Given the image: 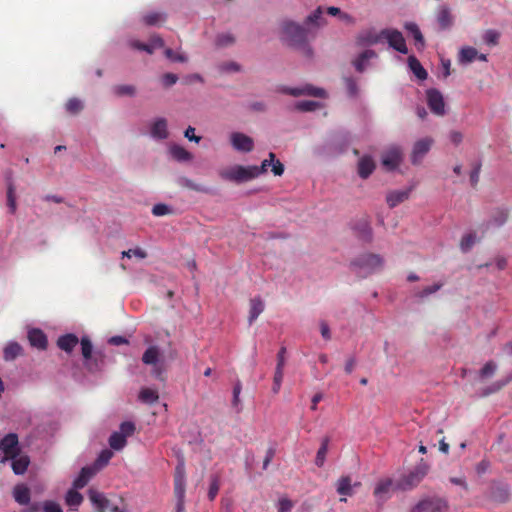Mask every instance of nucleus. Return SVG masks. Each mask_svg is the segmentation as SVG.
<instances>
[{
	"instance_id": "obj_64",
	"label": "nucleus",
	"mask_w": 512,
	"mask_h": 512,
	"mask_svg": "<svg viewBox=\"0 0 512 512\" xmlns=\"http://www.w3.org/2000/svg\"><path fill=\"white\" fill-rule=\"evenodd\" d=\"M177 80H178L177 75L173 74V73H165L162 76V83L166 87H170V86L174 85L177 82Z\"/></svg>"
},
{
	"instance_id": "obj_34",
	"label": "nucleus",
	"mask_w": 512,
	"mask_h": 512,
	"mask_svg": "<svg viewBox=\"0 0 512 512\" xmlns=\"http://www.w3.org/2000/svg\"><path fill=\"white\" fill-rule=\"evenodd\" d=\"M160 351L157 346H150L142 356V361L146 365H156L158 363Z\"/></svg>"
},
{
	"instance_id": "obj_54",
	"label": "nucleus",
	"mask_w": 512,
	"mask_h": 512,
	"mask_svg": "<svg viewBox=\"0 0 512 512\" xmlns=\"http://www.w3.org/2000/svg\"><path fill=\"white\" fill-rule=\"evenodd\" d=\"M497 369V365L493 361H488L480 370V376L482 378H488L494 375Z\"/></svg>"
},
{
	"instance_id": "obj_11",
	"label": "nucleus",
	"mask_w": 512,
	"mask_h": 512,
	"mask_svg": "<svg viewBox=\"0 0 512 512\" xmlns=\"http://www.w3.org/2000/svg\"><path fill=\"white\" fill-rule=\"evenodd\" d=\"M81 352L82 356L86 362V366L90 371H95L99 369V365L97 362V357L92 356L93 345L90 339L86 336L81 338Z\"/></svg>"
},
{
	"instance_id": "obj_10",
	"label": "nucleus",
	"mask_w": 512,
	"mask_h": 512,
	"mask_svg": "<svg viewBox=\"0 0 512 512\" xmlns=\"http://www.w3.org/2000/svg\"><path fill=\"white\" fill-rule=\"evenodd\" d=\"M282 92L285 94H289L292 96H301V95H308L313 97H319V98H325L326 92L322 88H316L310 84H306L305 86L301 88H288L285 87L282 89Z\"/></svg>"
},
{
	"instance_id": "obj_32",
	"label": "nucleus",
	"mask_w": 512,
	"mask_h": 512,
	"mask_svg": "<svg viewBox=\"0 0 512 512\" xmlns=\"http://www.w3.org/2000/svg\"><path fill=\"white\" fill-rule=\"evenodd\" d=\"M12 460V470L13 472L16 474V475H22L26 472L29 464H30V459L28 456H20V457H15L14 459H11Z\"/></svg>"
},
{
	"instance_id": "obj_43",
	"label": "nucleus",
	"mask_w": 512,
	"mask_h": 512,
	"mask_svg": "<svg viewBox=\"0 0 512 512\" xmlns=\"http://www.w3.org/2000/svg\"><path fill=\"white\" fill-rule=\"evenodd\" d=\"M476 242V234L473 232H469L462 237L460 241V249L462 250V252H467L475 245Z\"/></svg>"
},
{
	"instance_id": "obj_39",
	"label": "nucleus",
	"mask_w": 512,
	"mask_h": 512,
	"mask_svg": "<svg viewBox=\"0 0 512 512\" xmlns=\"http://www.w3.org/2000/svg\"><path fill=\"white\" fill-rule=\"evenodd\" d=\"M7 206L10 214H15L17 211V202L15 195V186L13 182H8L7 184Z\"/></svg>"
},
{
	"instance_id": "obj_47",
	"label": "nucleus",
	"mask_w": 512,
	"mask_h": 512,
	"mask_svg": "<svg viewBox=\"0 0 512 512\" xmlns=\"http://www.w3.org/2000/svg\"><path fill=\"white\" fill-rule=\"evenodd\" d=\"M320 107H321V104L319 102L311 101V100L299 101L295 104V108L301 112L314 111Z\"/></svg>"
},
{
	"instance_id": "obj_51",
	"label": "nucleus",
	"mask_w": 512,
	"mask_h": 512,
	"mask_svg": "<svg viewBox=\"0 0 512 512\" xmlns=\"http://www.w3.org/2000/svg\"><path fill=\"white\" fill-rule=\"evenodd\" d=\"M83 109L81 100L77 98H71L66 103V110L70 114H77Z\"/></svg>"
},
{
	"instance_id": "obj_16",
	"label": "nucleus",
	"mask_w": 512,
	"mask_h": 512,
	"mask_svg": "<svg viewBox=\"0 0 512 512\" xmlns=\"http://www.w3.org/2000/svg\"><path fill=\"white\" fill-rule=\"evenodd\" d=\"M432 140L429 138L421 139L414 144L411 160L413 164H419L423 157L430 150Z\"/></svg>"
},
{
	"instance_id": "obj_3",
	"label": "nucleus",
	"mask_w": 512,
	"mask_h": 512,
	"mask_svg": "<svg viewBox=\"0 0 512 512\" xmlns=\"http://www.w3.org/2000/svg\"><path fill=\"white\" fill-rule=\"evenodd\" d=\"M351 266L359 275L365 277L383 266V259L378 254L366 253L351 262Z\"/></svg>"
},
{
	"instance_id": "obj_4",
	"label": "nucleus",
	"mask_w": 512,
	"mask_h": 512,
	"mask_svg": "<svg viewBox=\"0 0 512 512\" xmlns=\"http://www.w3.org/2000/svg\"><path fill=\"white\" fill-rule=\"evenodd\" d=\"M219 175L224 180L242 183L256 178L257 170L256 166L236 165L232 168L221 170Z\"/></svg>"
},
{
	"instance_id": "obj_12",
	"label": "nucleus",
	"mask_w": 512,
	"mask_h": 512,
	"mask_svg": "<svg viewBox=\"0 0 512 512\" xmlns=\"http://www.w3.org/2000/svg\"><path fill=\"white\" fill-rule=\"evenodd\" d=\"M231 144L234 149L241 152H250L254 148L253 139L243 133L234 132L230 136Z\"/></svg>"
},
{
	"instance_id": "obj_50",
	"label": "nucleus",
	"mask_w": 512,
	"mask_h": 512,
	"mask_svg": "<svg viewBox=\"0 0 512 512\" xmlns=\"http://www.w3.org/2000/svg\"><path fill=\"white\" fill-rule=\"evenodd\" d=\"M113 91L117 96H134L136 89L133 85H117Z\"/></svg>"
},
{
	"instance_id": "obj_6",
	"label": "nucleus",
	"mask_w": 512,
	"mask_h": 512,
	"mask_svg": "<svg viewBox=\"0 0 512 512\" xmlns=\"http://www.w3.org/2000/svg\"><path fill=\"white\" fill-rule=\"evenodd\" d=\"M382 39H386L389 46L396 51L407 54L408 48L402 33L396 29H383L381 31Z\"/></svg>"
},
{
	"instance_id": "obj_58",
	"label": "nucleus",
	"mask_w": 512,
	"mask_h": 512,
	"mask_svg": "<svg viewBox=\"0 0 512 512\" xmlns=\"http://www.w3.org/2000/svg\"><path fill=\"white\" fill-rule=\"evenodd\" d=\"M284 372L280 369H275L274 379H273V392L278 393L281 387V383L283 380Z\"/></svg>"
},
{
	"instance_id": "obj_48",
	"label": "nucleus",
	"mask_w": 512,
	"mask_h": 512,
	"mask_svg": "<svg viewBox=\"0 0 512 512\" xmlns=\"http://www.w3.org/2000/svg\"><path fill=\"white\" fill-rule=\"evenodd\" d=\"M435 439H431V443L433 447H436V445H439V450L442 452L448 451V444L445 442V436L444 431L442 429L436 430Z\"/></svg>"
},
{
	"instance_id": "obj_9",
	"label": "nucleus",
	"mask_w": 512,
	"mask_h": 512,
	"mask_svg": "<svg viewBox=\"0 0 512 512\" xmlns=\"http://www.w3.org/2000/svg\"><path fill=\"white\" fill-rule=\"evenodd\" d=\"M130 47L133 49L145 51L148 54H153L155 49L164 47V40L159 35H152L149 39V43H142L138 40H132L129 42Z\"/></svg>"
},
{
	"instance_id": "obj_18",
	"label": "nucleus",
	"mask_w": 512,
	"mask_h": 512,
	"mask_svg": "<svg viewBox=\"0 0 512 512\" xmlns=\"http://www.w3.org/2000/svg\"><path fill=\"white\" fill-rule=\"evenodd\" d=\"M411 188H407L404 190H393L387 193L386 202L390 208H395L399 204L403 203L407 199H409Z\"/></svg>"
},
{
	"instance_id": "obj_57",
	"label": "nucleus",
	"mask_w": 512,
	"mask_h": 512,
	"mask_svg": "<svg viewBox=\"0 0 512 512\" xmlns=\"http://www.w3.org/2000/svg\"><path fill=\"white\" fill-rule=\"evenodd\" d=\"M437 22L441 29L448 27V8L443 7L440 9L437 15Z\"/></svg>"
},
{
	"instance_id": "obj_49",
	"label": "nucleus",
	"mask_w": 512,
	"mask_h": 512,
	"mask_svg": "<svg viewBox=\"0 0 512 512\" xmlns=\"http://www.w3.org/2000/svg\"><path fill=\"white\" fill-rule=\"evenodd\" d=\"M241 391H242V383L240 380H237V382L234 384V387H233V398H232V406L237 408V412L241 411V406H240Z\"/></svg>"
},
{
	"instance_id": "obj_62",
	"label": "nucleus",
	"mask_w": 512,
	"mask_h": 512,
	"mask_svg": "<svg viewBox=\"0 0 512 512\" xmlns=\"http://www.w3.org/2000/svg\"><path fill=\"white\" fill-rule=\"evenodd\" d=\"M152 213L155 216H164L170 213V208L166 204H156L152 208Z\"/></svg>"
},
{
	"instance_id": "obj_40",
	"label": "nucleus",
	"mask_w": 512,
	"mask_h": 512,
	"mask_svg": "<svg viewBox=\"0 0 512 512\" xmlns=\"http://www.w3.org/2000/svg\"><path fill=\"white\" fill-rule=\"evenodd\" d=\"M356 229L359 239L364 242H370L372 240V229L366 220L361 221Z\"/></svg>"
},
{
	"instance_id": "obj_22",
	"label": "nucleus",
	"mask_w": 512,
	"mask_h": 512,
	"mask_svg": "<svg viewBox=\"0 0 512 512\" xmlns=\"http://www.w3.org/2000/svg\"><path fill=\"white\" fill-rule=\"evenodd\" d=\"M28 340L31 346L45 350L47 348V337L40 329H31L28 332Z\"/></svg>"
},
{
	"instance_id": "obj_36",
	"label": "nucleus",
	"mask_w": 512,
	"mask_h": 512,
	"mask_svg": "<svg viewBox=\"0 0 512 512\" xmlns=\"http://www.w3.org/2000/svg\"><path fill=\"white\" fill-rule=\"evenodd\" d=\"M108 442H109L111 449L120 451L126 446L127 439L125 438L124 434H121L119 432H113L110 435Z\"/></svg>"
},
{
	"instance_id": "obj_41",
	"label": "nucleus",
	"mask_w": 512,
	"mask_h": 512,
	"mask_svg": "<svg viewBox=\"0 0 512 512\" xmlns=\"http://www.w3.org/2000/svg\"><path fill=\"white\" fill-rule=\"evenodd\" d=\"M478 56V51L473 47L462 48L458 60L461 64L471 63Z\"/></svg>"
},
{
	"instance_id": "obj_37",
	"label": "nucleus",
	"mask_w": 512,
	"mask_h": 512,
	"mask_svg": "<svg viewBox=\"0 0 512 512\" xmlns=\"http://www.w3.org/2000/svg\"><path fill=\"white\" fill-rule=\"evenodd\" d=\"M159 395L157 390L151 388H143L139 393V400L145 404H154L158 401Z\"/></svg>"
},
{
	"instance_id": "obj_35",
	"label": "nucleus",
	"mask_w": 512,
	"mask_h": 512,
	"mask_svg": "<svg viewBox=\"0 0 512 512\" xmlns=\"http://www.w3.org/2000/svg\"><path fill=\"white\" fill-rule=\"evenodd\" d=\"M170 153L172 157L179 162L190 161L192 159V154L180 145L171 146Z\"/></svg>"
},
{
	"instance_id": "obj_17",
	"label": "nucleus",
	"mask_w": 512,
	"mask_h": 512,
	"mask_svg": "<svg viewBox=\"0 0 512 512\" xmlns=\"http://www.w3.org/2000/svg\"><path fill=\"white\" fill-rule=\"evenodd\" d=\"M382 40L381 32L379 34L375 33L372 29L361 31L356 36V45L363 47L368 45H375Z\"/></svg>"
},
{
	"instance_id": "obj_61",
	"label": "nucleus",
	"mask_w": 512,
	"mask_h": 512,
	"mask_svg": "<svg viewBox=\"0 0 512 512\" xmlns=\"http://www.w3.org/2000/svg\"><path fill=\"white\" fill-rule=\"evenodd\" d=\"M164 55L173 62H185L186 61L185 56L175 53L171 48H166L164 50Z\"/></svg>"
},
{
	"instance_id": "obj_27",
	"label": "nucleus",
	"mask_w": 512,
	"mask_h": 512,
	"mask_svg": "<svg viewBox=\"0 0 512 512\" xmlns=\"http://www.w3.org/2000/svg\"><path fill=\"white\" fill-rule=\"evenodd\" d=\"M79 340L78 337L74 334H66L63 336H60L57 341L58 347L67 352L70 353L74 349V347L78 344Z\"/></svg>"
},
{
	"instance_id": "obj_19",
	"label": "nucleus",
	"mask_w": 512,
	"mask_h": 512,
	"mask_svg": "<svg viewBox=\"0 0 512 512\" xmlns=\"http://www.w3.org/2000/svg\"><path fill=\"white\" fill-rule=\"evenodd\" d=\"M97 472H98L97 469H95L93 466L83 467L81 469L79 475L73 481V487L75 489L84 488Z\"/></svg>"
},
{
	"instance_id": "obj_2",
	"label": "nucleus",
	"mask_w": 512,
	"mask_h": 512,
	"mask_svg": "<svg viewBox=\"0 0 512 512\" xmlns=\"http://www.w3.org/2000/svg\"><path fill=\"white\" fill-rule=\"evenodd\" d=\"M429 466L421 460L412 470L402 474L395 482V489L410 491L416 488L428 474Z\"/></svg>"
},
{
	"instance_id": "obj_45",
	"label": "nucleus",
	"mask_w": 512,
	"mask_h": 512,
	"mask_svg": "<svg viewBox=\"0 0 512 512\" xmlns=\"http://www.w3.org/2000/svg\"><path fill=\"white\" fill-rule=\"evenodd\" d=\"M65 500L67 505L71 507H78L83 501V496L74 488L67 492Z\"/></svg>"
},
{
	"instance_id": "obj_1",
	"label": "nucleus",
	"mask_w": 512,
	"mask_h": 512,
	"mask_svg": "<svg viewBox=\"0 0 512 512\" xmlns=\"http://www.w3.org/2000/svg\"><path fill=\"white\" fill-rule=\"evenodd\" d=\"M281 38L288 45L301 49L306 57L312 56L313 51L307 44L308 30L303 26L292 21H284L281 26Z\"/></svg>"
},
{
	"instance_id": "obj_59",
	"label": "nucleus",
	"mask_w": 512,
	"mask_h": 512,
	"mask_svg": "<svg viewBox=\"0 0 512 512\" xmlns=\"http://www.w3.org/2000/svg\"><path fill=\"white\" fill-rule=\"evenodd\" d=\"M43 512H63L61 505L55 501H45L43 503Z\"/></svg>"
},
{
	"instance_id": "obj_46",
	"label": "nucleus",
	"mask_w": 512,
	"mask_h": 512,
	"mask_svg": "<svg viewBox=\"0 0 512 512\" xmlns=\"http://www.w3.org/2000/svg\"><path fill=\"white\" fill-rule=\"evenodd\" d=\"M322 9L318 7L314 12H312L309 16H307L305 20L306 25H315L317 27L324 24V19L322 17Z\"/></svg>"
},
{
	"instance_id": "obj_14",
	"label": "nucleus",
	"mask_w": 512,
	"mask_h": 512,
	"mask_svg": "<svg viewBox=\"0 0 512 512\" xmlns=\"http://www.w3.org/2000/svg\"><path fill=\"white\" fill-rule=\"evenodd\" d=\"M489 498L497 503H505L510 498V490L506 484L494 483L489 490Z\"/></svg>"
},
{
	"instance_id": "obj_53",
	"label": "nucleus",
	"mask_w": 512,
	"mask_h": 512,
	"mask_svg": "<svg viewBox=\"0 0 512 512\" xmlns=\"http://www.w3.org/2000/svg\"><path fill=\"white\" fill-rule=\"evenodd\" d=\"M500 33L495 30H487L483 35L484 42L489 46L498 44Z\"/></svg>"
},
{
	"instance_id": "obj_63",
	"label": "nucleus",
	"mask_w": 512,
	"mask_h": 512,
	"mask_svg": "<svg viewBox=\"0 0 512 512\" xmlns=\"http://www.w3.org/2000/svg\"><path fill=\"white\" fill-rule=\"evenodd\" d=\"M292 507V502L287 498H281L278 502V512H290Z\"/></svg>"
},
{
	"instance_id": "obj_26",
	"label": "nucleus",
	"mask_w": 512,
	"mask_h": 512,
	"mask_svg": "<svg viewBox=\"0 0 512 512\" xmlns=\"http://www.w3.org/2000/svg\"><path fill=\"white\" fill-rule=\"evenodd\" d=\"M265 304L261 297L257 296L250 300V309H249V316H248V322L251 325L258 316L264 311Z\"/></svg>"
},
{
	"instance_id": "obj_52",
	"label": "nucleus",
	"mask_w": 512,
	"mask_h": 512,
	"mask_svg": "<svg viewBox=\"0 0 512 512\" xmlns=\"http://www.w3.org/2000/svg\"><path fill=\"white\" fill-rule=\"evenodd\" d=\"M480 171H481V163L475 162L473 164V167L469 174L470 184L473 188H475L479 182Z\"/></svg>"
},
{
	"instance_id": "obj_60",
	"label": "nucleus",
	"mask_w": 512,
	"mask_h": 512,
	"mask_svg": "<svg viewBox=\"0 0 512 512\" xmlns=\"http://www.w3.org/2000/svg\"><path fill=\"white\" fill-rule=\"evenodd\" d=\"M135 431V425L132 422L126 421L121 423L119 433L124 434L127 439L128 436H131Z\"/></svg>"
},
{
	"instance_id": "obj_20",
	"label": "nucleus",
	"mask_w": 512,
	"mask_h": 512,
	"mask_svg": "<svg viewBox=\"0 0 512 512\" xmlns=\"http://www.w3.org/2000/svg\"><path fill=\"white\" fill-rule=\"evenodd\" d=\"M377 54L374 50L367 49L360 53L353 61L352 64L355 67L356 71L362 73L366 70L368 66V62L372 58H376Z\"/></svg>"
},
{
	"instance_id": "obj_33",
	"label": "nucleus",
	"mask_w": 512,
	"mask_h": 512,
	"mask_svg": "<svg viewBox=\"0 0 512 512\" xmlns=\"http://www.w3.org/2000/svg\"><path fill=\"white\" fill-rule=\"evenodd\" d=\"M392 486H393L392 479L386 478V479L380 480L374 488L375 497H377L378 499H382V500L386 499L384 497V495H386L390 491Z\"/></svg>"
},
{
	"instance_id": "obj_24",
	"label": "nucleus",
	"mask_w": 512,
	"mask_h": 512,
	"mask_svg": "<svg viewBox=\"0 0 512 512\" xmlns=\"http://www.w3.org/2000/svg\"><path fill=\"white\" fill-rule=\"evenodd\" d=\"M151 136L155 139L163 140L168 137L167 121L165 118L156 119L150 129Z\"/></svg>"
},
{
	"instance_id": "obj_13",
	"label": "nucleus",
	"mask_w": 512,
	"mask_h": 512,
	"mask_svg": "<svg viewBox=\"0 0 512 512\" xmlns=\"http://www.w3.org/2000/svg\"><path fill=\"white\" fill-rule=\"evenodd\" d=\"M426 95L430 110L436 115H443L444 100L442 94L436 89H429L427 90Z\"/></svg>"
},
{
	"instance_id": "obj_15",
	"label": "nucleus",
	"mask_w": 512,
	"mask_h": 512,
	"mask_svg": "<svg viewBox=\"0 0 512 512\" xmlns=\"http://www.w3.org/2000/svg\"><path fill=\"white\" fill-rule=\"evenodd\" d=\"M445 503L441 499H428L419 502L410 512H442Z\"/></svg>"
},
{
	"instance_id": "obj_44",
	"label": "nucleus",
	"mask_w": 512,
	"mask_h": 512,
	"mask_svg": "<svg viewBox=\"0 0 512 512\" xmlns=\"http://www.w3.org/2000/svg\"><path fill=\"white\" fill-rule=\"evenodd\" d=\"M405 29L412 34L416 45L424 46V38L417 24L412 22L406 23Z\"/></svg>"
},
{
	"instance_id": "obj_5",
	"label": "nucleus",
	"mask_w": 512,
	"mask_h": 512,
	"mask_svg": "<svg viewBox=\"0 0 512 512\" xmlns=\"http://www.w3.org/2000/svg\"><path fill=\"white\" fill-rule=\"evenodd\" d=\"M0 450L4 453V458L1 462L14 459L19 455V440L15 433H9L0 440Z\"/></svg>"
},
{
	"instance_id": "obj_29",
	"label": "nucleus",
	"mask_w": 512,
	"mask_h": 512,
	"mask_svg": "<svg viewBox=\"0 0 512 512\" xmlns=\"http://www.w3.org/2000/svg\"><path fill=\"white\" fill-rule=\"evenodd\" d=\"M23 354V348L17 342H9L3 350V358L5 361H13Z\"/></svg>"
},
{
	"instance_id": "obj_56",
	"label": "nucleus",
	"mask_w": 512,
	"mask_h": 512,
	"mask_svg": "<svg viewBox=\"0 0 512 512\" xmlns=\"http://www.w3.org/2000/svg\"><path fill=\"white\" fill-rule=\"evenodd\" d=\"M275 158V154L273 152H270L269 159L263 160L260 166H256L257 177L267 171L268 167L271 166Z\"/></svg>"
},
{
	"instance_id": "obj_8",
	"label": "nucleus",
	"mask_w": 512,
	"mask_h": 512,
	"mask_svg": "<svg viewBox=\"0 0 512 512\" xmlns=\"http://www.w3.org/2000/svg\"><path fill=\"white\" fill-rule=\"evenodd\" d=\"M402 161V151L397 146H392L388 148L383 154H382V165L386 168L388 171L395 170Z\"/></svg>"
},
{
	"instance_id": "obj_21",
	"label": "nucleus",
	"mask_w": 512,
	"mask_h": 512,
	"mask_svg": "<svg viewBox=\"0 0 512 512\" xmlns=\"http://www.w3.org/2000/svg\"><path fill=\"white\" fill-rule=\"evenodd\" d=\"M360 482H355L352 484V479L350 476H342L336 482V491L338 494L343 496H352L353 495V487L360 486Z\"/></svg>"
},
{
	"instance_id": "obj_25",
	"label": "nucleus",
	"mask_w": 512,
	"mask_h": 512,
	"mask_svg": "<svg viewBox=\"0 0 512 512\" xmlns=\"http://www.w3.org/2000/svg\"><path fill=\"white\" fill-rule=\"evenodd\" d=\"M375 169V162L371 156H363L358 162V174L361 178L367 179Z\"/></svg>"
},
{
	"instance_id": "obj_28",
	"label": "nucleus",
	"mask_w": 512,
	"mask_h": 512,
	"mask_svg": "<svg viewBox=\"0 0 512 512\" xmlns=\"http://www.w3.org/2000/svg\"><path fill=\"white\" fill-rule=\"evenodd\" d=\"M13 497L20 505H28L30 503V490L27 486L20 484L13 489Z\"/></svg>"
},
{
	"instance_id": "obj_55",
	"label": "nucleus",
	"mask_w": 512,
	"mask_h": 512,
	"mask_svg": "<svg viewBox=\"0 0 512 512\" xmlns=\"http://www.w3.org/2000/svg\"><path fill=\"white\" fill-rule=\"evenodd\" d=\"M442 286H443V283L433 284V285L425 287L422 291L417 292L415 295H416V297L423 299V298L428 297L429 295L435 293L436 291H438Z\"/></svg>"
},
{
	"instance_id": "obj_38",
	"label": "nucleus",
	"mask_w": 512,
	"mask_h": 512,
	"mask_svg": "<svg viewBox=\"0 0 512 512\" xmlns=\"http://www.w3.org/2000/svg\"><path fill=\"white\" fill-rule=\"evenodd\" d=\"M113 455V452L109 449L102 450L98 457L96 458L93 467L97 469V471L101 470L102 468L108 465Z\"/></svg>"
},
{
	"instance_id": "obj_42",
	"label": "nucleus",
	"mask_w": 512,
	"mask_h": 512,
	"mask_svg": "<svg viewBox=\"0 0 512 512\" xmlns=\"http://www.w3.org/2000/svg\"><path fill=\"white\" fill-rule=\"evenodd\" d=\"M328 446H329V438L325 437V438H323V440L321 442V446L317 451V455H316V459H315V464L318 467H322L324 465L326 454L328 452Z\"/></svg>"
},
{
	"instance_id": "obj_31",
	"label": "nucleus",
	"mask_w": 512,
	"mask_h": 512,
	"mask_svg": "<svg viewBox=\"0 0 512 512\" xmlns=\"http://www.w3.org/2000/svg\"><path fill=\"white\" fill-rule=\"evenodd\" d=\"M142 20L145 25L147 26H157L165 22L166 20V14L158 11H152L146 13Z\"/></svg>"
},
{
	"instance_id": "obj_30",
	"label": "nucleus",
	"mask_w": 512,
	"mask_h": 512,
	"mask_svg": "<svg viewBox=\"0 0 512 512\" xmlns=\"http://www.w3.org/2000/svg\"><path fill=\"white\" fill-rule=\"evenodd\" d=\"M408 66L419 80L427 79L428 74L426 70L415 56L411 55L408 57Z\"/></svg>"
},
{
	"instance_id": "obj_23",
	"label": "nucleus",
	"mask_w": 512,
	"mask_h": 512,
	"mask_svg": "<svg viewBox=\"0 0 512 512\" xmlns=\"http://www.w3.org/2000/svg\"><path fill=\"white\" fill-rule=\"evenodd\" d=\"M182 491H185V466L183 461L178 463L174 474V494L181 496Z\"/></svg>"
},
{
	"instance_id": "obj_7",
	"label": "nucleus",
	"mask_w": 512,
	"mask_h": 512,
	"mask_svg": "<svg viewBox=\"0 0 512 512\" xmlns=\"http://www.w3.org/2000/svg\"><path fill=\"white\" fill-rule=\"evenodd\" d=\"M89 499L95 505L97 512H125L123 509L112 504L102 493L93 489L89 490Z\"/></svg>"
}]
</instances>
